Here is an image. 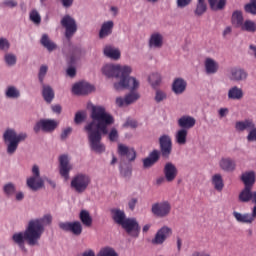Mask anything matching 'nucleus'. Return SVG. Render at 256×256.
<instances>
[{"label":"nucleus","mask_w":256,"mask_h":256,"mask_svg":"<svg viewBox=\"0 0 256 256\" xmlns=\"http://www.w3.org/2000/svg\"><path fill=\"white\" fill-rule=\"evenodd\" d=\"M90 117L92 121L84 127L90 149L95 153H105V144L101 142V139L103 135H108L109 129L107 128L115 123V119L101 106H92Z\"/></svg>","instance_id":"nucleus-1"},{"label":"nucleus","mask_w":256,"mask_h":256,"mask_svg":"<svg viewBox=\"0 0 256 256\" xmlns=\"http://www.w3.org/2000/svg\"><path fill=\"white\" fill-rule=\"evenodd\" d=\"M133 69L130 66L112 65L106 64L102 68V73L106 77H115L119 79V82L114 83V89L116 91H123V89H128V91H135L139 89V82L135 77H131V72Z\"/></svg>","instance_id":"nucleus-2"},{"label":"nucleus","mask_w":256,"mask_h":256,"mask_svg":"<svg viewBox=\"0 0 256 256\" xmlns=\"http://www.w3.org/2000/svg\"><path fill=\"white\" fill-rule=\"evenodd\" d=\"M53 217L51 214H46L41 219L30 220L26 228V237L31 245H37L41 235L45 232V225H51Z\"/></svg>","instance_id":"nucleus-3"},{"label":"nucleus","mask_w":256,"mask_h":256,"mask_svg":"<svg viewBox=\"0 0 256 256\" xmlns=\"http://www.w3.org/2000/svg\"><path fill=\"white\" fill-rule=\"evenodd\" d=\"M3 138L6 143L7 141L9 142L7 147V153L9 155H13V153H15L17 151V148L19 147V143L27 139V134L20 133L17 135V132H15V130L8 129L4 132Z\"/></svg>","instance_id":"nucleus-4"},{"label":"nucleus","mask_w":256,"mask_h":256,"mask_svg":"<svg viewBox=\"0 0 256 256\" xmlns=\"http://www.w3.org/2000/svg\"><path fill=\"white\" fill-rule=\"evenodd\" d=\"M89 185H91V177L83 173L75 175L70 183L71 189L79 194L85 193Z\"/></svg>","instance_id":"nucleus-5"},{"label":"nucleus","mask_w":256,"mask_h":256,"mask_svg":"<svg viewBox=\"0 0 256 256\" xmlns=\"http://www.w3.org/2000/svg\"><path fill=\"white\" fill-rule=\"evenodd\" d=\"M32 174L33 176L29 177L26 181L27 187H29L31 191H39V189H42L43 185H45V182L41 178L39 166L34 165L32 167Z\"/></svg>","instance_id":"nucleus-6"},{"label":"nucleus","mask_w":256,"mask_h":256,"mask_svg":"<svg viewBox=\"0 0 256 256\" xmlns=\"http://www.w3.org/2000/svg\"><path fill=\"white\" fill-rule=\"evenodd\" d=\"M171 203L169 201L157 202L152 205L151 211L155 217L163 219L171 215Z\"/></svg>","instance_id":"nucleus-7"},{"label":"nucleus","mask_w":256,"mask_h":256,"mask_svg":"<svg viewBox=\"0 0 256 256\" xmlns=\"http://www.w3.org/2000/svg\"><path fill=\"white\" fill-rule=\"evenodd\" d=\"M61 25L65 29L66 39L71 41L73 35L77 33V22L70 15H65L61 20Z\"/></svg>","instance_id":"nucleus-8"},{"label":"nucleus","mask_w":256,"mask_h":256,"mask_svg":"<svg viewBox=\"0 0 256 256\" xmlns=\"http://www.w3.org/2000/svg\"><path fill=\"white\" fill-rule=\"evenodd\" d=\"M173 235V229L168 226H163L156 232L154 238L151 239L152 245H163Z\"/></svg>","instance_id":"nucleus-9"},{"label":"nucleus","mask_w":256,"mask_h":256,"mask_svg":"<svg viewBox=\"0 0 256 256\" xmlns=\"http://www.w3.org/2000/svg\"><path fill=\"white\" fill-rule=\"evenodd\" d=\"M58 227L66 233H72V235H76V237H79V235L83 233V225H81V222L79 221L60 222Z\"/></svg>","instance_id":"nucleus-10"},{"label":"nucleus","mask_w":256,"mask_h":256,"mask_svg":"<svg viewBox=\"0 0 256 256\" xmlns=\"http://www.w3.org/2000/svg\"><path fill=\"white\" fill-rule=\"evenodd\" d=\"M121 227L128 233V235L139 237L141 227H139V223L135 218H126V221L121 224Z\"/></svg>","instance_id":"nucleus-11"},{"label":"nucleus","mask_w":256,"mask_h":256,"mask_svg":"<svg viewBox=\"0 0 256 256\" xmlns=\"http://www.w3.org/2000/svg\"><path fill=\"white\" fill-rule=\"evenodd\" d=\"M160 153L164 159H169L171 152L173 151V142L169 135H162L159 138Z\"/></svg>","instance_id":"nucleus-12"},{"label":"nucleus","mask_w":256,"mask_h":256,"mask_svg":"<svg viewBox=\"0 0 256 256\" xmlns=\"http://www.w3.org/2000/svg\"><path fill=\"white\" fill-rule=\"evenodd\" d=\"M54 129H57V121L42 119L38 121L34 126V131L39 133V131H44V133H51Z\"/></svg>","instance_id":"nucleus-13"},{"label":"nucleus","mask_w":256,"mask_h":256,"mask_svg":"<svg viewBox=\"0 0 256 256\" xmlns=\"http://www.w3.org/2000/svg\"><path fill=\"white\" fill-rule=\"evenodd\" d=\"M93 91H95V87L87 82H79L72 87L74 95H89Z\"/></svg>","instance_id":"nucleus-14"},{"label":"nucleus","mask_w":256,"mask_h":256,"mask_svg":"<svg viewBox=\"0 0 256 256\" xmlns=\"http://www.w3.org/2000/svg\"><path fill=\"white\" fill-rule=\"evenodd\" d=\"M164 177H166L167 183H173L175 179H177V175H179V170H177V166L172 162H167L164 165L163 169Z\"/></svg>","instance_id":"nucleus-15"},{"label":"nucleus","mask_w":256,"mask_h":256,"mask_svg":"<svg viewBox=\"0 0 256 256\" xmlns=\"http://www.w3.org/2000/svg\"><path fill=\"white\" fill-rule=\"evenodd\" d=\"M238 199L240 203H249L251 201L256 205V191H253L251 187H244L240 192Z\"/></svg>","instance_id":"nucleus-16"},{"label":"nucleus","mask_w":256,"mask_h":256,"mask_svg":"<svg viewBox=\"0 0 256 256\" xmlns=\"http://www.w3.org/2000/svg\"><path fill=\"white\" fill-rule=\"evenodd\" d=\"M118 155L126 157L128 161H135L137 159V152L134 148H129L125 144H118Z\"/></svg>","instance_id":"nucleus-17"},{"label":"nucleus","mask_w":256,"mask_h":256,"mask_svg":"<svg viewBox=\"0 0 256 256\" xmlns=\"http://www.w3.org/2000/svg\"><path fill=\"white\" fill-rule=\"evenodd\" d=\"M59 163L60 175L67 181V179H69V172L73 169L71 164H69V157L67 155H61L59 157Z\"/></svg>","instance_id":"nucleus-18"},{"label":"nucleus","mask_w":256,"mask_h":256,"mask_svg":"<svg viewBox=\"0 0 256 256\" xmlns=\"http://www.w3.org/2000/svg\"><path fill=\"white\" fill-rule=\"evenodd\" d=\"M248 75L245 69L234 67L230 70V81H245Z\"/></svg>","instance_id":"nucleus-19"},{"label":"nucleus","mask_w":256,"mask_h":256,"mask_svg":"<svg viewBox=\"0 0 256 256\" xmlns=\"http://www.w3.org/2000/svg\"><path fill=\"white\" fill-rule=\"evenodd\" d=\"M148 45L151 49H161L163 47V34L159 32L152 33Z\"/></svg>","instance_id":"nucleus-20"},{"label":"nucleus","mask_w":256,"mask_h":256,"mask_svg":"<svg viewBox=\"0 0 256 256\" xmlns=\"http://www.w3.org/2000/svg\"><path fill=\"white\" fill-rule=\"evenodd\" d=\"M26 235H27V230H25L24 233L22 232L15 233L12 236V241H14L16 245H19L20 249H25V241H27L28 245H31L32 247L37 245V244H31Z\"/></svg>","instance_id":"nucleus-21"},{"label":"nucleus","mask_w":256,"mask_h":256,"mask_svg":"<svg viewBox=\"0 0 256 256\" xmlns=\"http://www.w3.org/2000/svg\"><path fill=\"white\" fill-rule=\"evenodd\" d=\"M161 157V153L159 150H153L147 158L143 160V167L145 169H149V167H153L157 161H159Z\"/></svg>","instance_id":"nucleus-22"},{"label":"nucleus","mask_w":256,"mask_h":256,"mask_svg":"<svg viewBox=\"0 0 256 256\" xmlns=\"http://www.w3.org/2000/svg\"><path fill=\"white\" fill-rule=\"evenodd\" d=\"M204 67L207 75H215L219 71V63L212 58H206Z\"/></svg>","instance_id":"nucleus-23"},{"label":"nucleus","mask_w":256,"mask_h":256,"mask_svg":"<svg viewBox=\"0 0 256 256\" xmlns=\"http://www.w3.org/2000/svg\"><path fill=\"white\" fill-rule=\"evenodd\" d=\"M236 166L235 160L229 157L221 158L219 162V167L222 169V171H226L227 173L233 172Z\"/></svg>","instance_id":"nucleus-24"},{"label":"nucleus","mask_w":256,"mask_h":256,"mask_svg":"<svg viewBox=\"0 0 256 256\" xmlns=\"http://www.w3.org/2000/svg\"><path fill=\"white\" fill-rule=\"evenodd\" d=\"M195 123V118L191 116H182L178 120V126L181 127V129H185L186 131H188V129H193V127H195Z\"/></svg>","instance_id":"nucleus-25"},{"label":"nucleus","mask_w":256,"mask_h":256,"mask_svg":"<svg viewBox=\"0 0 256 256\" xmlns=\"http://www.w3.org/2000/svg\"><path fill=\"white\" fill-rule=\"evenodd\" d=\"M241 181L244 184V187H250L253 188V185H255L256 177L254 171L244 172L241 175Z\"/></svg>","instance_id":"nucleus-26"},{"label":"nucleus","mask_w":256,"mask_h":256,"mask_svg":"<svg viewBox=\"0 0 256 256\" xmlns=\"http://www.w3.org/2000/svg\"><path fill=\"white\" fill-rule=\"evenodd\" d=\"M232 215L238 223H244L246 225H251V223H253V216H251L250 213L243 214L241 212L234 211Z\"/></svg>","instance_id":"nucleus-27"},{"label":"nucleus","mask_w":256,"mask_h":256,"mask_svg":"<svg viewBox=\"0 0 256 256\" xmlns=\"http://www.w3.org/2000/svg\"><path fill=\"white\" fill-rule=\"evenodd\" d=\"M110 213L112 215L113 221L116 222L117 225H121L127 219V217L125 215V211H123L119 208L111 209Z\"/></svg>","instance_id":"nucleus-28"},{"label":"nucleus","mask_w":256,"mask_h":256,"mask_svg":"<svg viewBox=\"0 0 256 256\" xmlns=\"http://www.w3.org/2000/svg\"><path fill=\"white\" fill-rule=\"evenodd\" d=\"M187 89V82L183 78H176L172 84V90L176 95H181Z\"/></svg>","instance_id":"nucleus-29"},{"label":"nucleus","mask_w":256,"mask_h":256,"mask_svg":"<svg viewBox=\"0 0 256 256\" xmlns=\"http://www.w3.org/2000/svg\"><path fill=\"white\" fill-rule=\"evenodd\" d=\"M104 55L106 57H108L109 59H114V61L121 59V51H119V49H117L111 45L105 46Z\"/></svg>","instance_id":"nucleus-30"},{"label":"nucleus","mask_w":256,"mask_h":256,"mask_svg":"<svg viewBox=\"0 0 256 256\" xmlns=\"http://www.w3.org/2000/svg\"><path fill=\"white\" fill-rule=\"evenodd\" d=\"M236 131H246L255 129V122L251 119H246L244 121H238L235 124Z\"/></svg>","instance_id":"nucleus-31"},{"label":"nucleus","mask_w":256,"mask_h":256,"mask_svg":"<svg viewBox=\"0 0 256 256\" xmlns=\"http://www.w3.org/2000/svg\"><path fill=\"white\" fill-rule=\"evenodd\" d=\"M113 25V21H107L102 24L99 32L100 39H105V37H109L113 33Z\"/></svg>","instance_id":"nucleus-32"},{"label":"nucleus","mask_w":256,"mask_h":256,"mask_svg":"<svg viewBox=\"0 0 256 256\" xmlns=\"http://www.w3.org/2000/svg\"><path fill=\"white\" fill-rule=\"evenodd\" d=\"M42 96L46 103H51L55 99V91L51 86L42 84Z\"/></svg>","instance_id":"nucleus-33"},{"label":"nucleus","mask_w":256,"mask_h":256,"mask_svg":"<svg viewBox=\"0 0 256 256\" xmlns=\"http://www.w3.org/2000/svg\"><path fill=\"white\" fill-rule=\"evenodd\" d=\"M228 99H232L233 101H240L243 99V89L233 86L228 91Z\"/></svg>","instance_id":"nucleus-34"},{"label":"nucleus","mask_w":256,"mask_h":256,"mask_svg":"<svg viewBox=\"0 0 256 256\" xmlns=\"http://www.w3.org/2000/svg\"><path fill=\"white\" fill-rule=\"evenodd\" d=\"M40 43L50 53H51V51H55V49H57V44H55V42H53L51 39H49V35H47V34L42 35Z\"/></svg>","instance_id":"nucleus-35"},{"label":"nucleus","mask_w":256,"mask_h":256,"mask_svg":"<svg viewBox=\"0 0 256 256\" xmlns=\"http://www.w3.org/2000/svg\"><path fill=\"white\" fill-rule=\"evenodd\" d=\"M232 25H235L237 29H240V27L245 22V19L243 18V12L240 10H236L232 13Z\"/></svg>","instance_id":"nucleus-36"},{"label":"nucleus","mask_w":256,"mask_h":256,"mask_svg":"<svg viewBox=\"0 0 256 256\" xmlns=\"http://www.w3.org/2000/svg\"><path fill=\"white\" fill-rule=\"evenodd\" d=\"M212 11H223L227 5V0H208Z\"/></svg>","instance_id":"nucleus-37"},{"label":"nucleus","mask_w":256,"mask_h":256,"mask_svg":"<svg viewBox=\"0 0 256 256\" xmlns=\"http://www.w3.org/2000/svg\"><path fill=\"white\" fill-rule=\"evenodd\" d=\"M188 130L180 129L176 132L175 141L178 145H185L187 143Z\"/></svg>","instance_id":"nucleus-38"},{"label":"nucleus","mask_w":256,"mask_h":256,"mask_svg":"<svg viewBox=\"0 0 256 256\" xmlns=\"http://www.w3.org/2000/svg\"><path fill=\"white\" fill-rule=\"evenodd\" d=\"M240 29L246 33H256V23L253 20H245Z\"/></svg>","instance_id":"nucleus-39"},{"label":"nucleus","mask_w":256,"mask_h":256,"mask_svg":"<svg viewBox=\"0 0 256 256\" xmlns=\"http://www.w3.org/2000/svg\"><path fill=\"white\" fill-rule=\"evenodd\" d=\"M212 185L214 186V189L216 191H223V187H225V184L223 183V177L221 174H215L212 176Z\"/></svg>","instance_id":"nucleus-40"},{"label":"nucleus","mask_w":256,"mask_h":256,"mask_svg":"<svg viewBox=\"0 0 256 256\" xmlns=\"http://www.w3.org/2000/svg\"><path fill=\"white\" fill-rule=\"evenodd\" d=\"M80 221L85 227H91L93 225V218L87 210H82L80 212Z\"/></svg>","instance_id":"nucleus-41"},{"label":"nucleus","mask_w":256,"mask_h":256,"mask_svg":"<svg viewBox=\"0 0 256 256\" xmlns=\"http://www.w3.org/2000/svg\"><path fill=\"white\" fill-rule=\"evenodd\" d=\"M20 96H21V93L17 88H15V86H9L7 88L6 97H8V99H19Z\"/></svg>","instance_id":"nucleus-42"},{"label":"nucleus","mask_w":256,"mask_h":256,"mask_svg":"<svg viewBox=\"0 0 256 256\" xmlns=\"http://www.w3.org/2000/svg\"><path fill=\"white\" fill-rule=\"evenodd\" d=\"M97 256H118V254L113 247L106 246L100 249Z\"/></svg>","instance_id":"nucleus-43"},{"label":"nucleus","mask_w":256,"mask_h":256,"mask_svg":"<svg viewBox=\"0 0 256 256\" xmlns=\"http://www.w3.org/2000/svg\"><path fill=\"white\" fill-rule=\"evenodd\" d=\"M85 51L81 46H74L72 47V55H71V60L70 63H75L76 57H81Z\"/></svg>","instance_id":"nucleus-44"},{"label":"nucleus","mask_w":256,"mask_h":256,"mask_svg":"<svg viewBox=\"0 0 256 256\" xmlns=\"http://www.w3.org/2000/svg\"><path fill=\"white\" fill-rule=\"evenodd\" d=\"M139 93L131 92L125 96V105H131V103H135L139 99Z\"/></svg>","instance_id":"nucleus-45"},{"label":"nucleus","mask_w":256,"mask_h":256,"mask_svg":"<svg viewBox=\"0 0 256 256\" xmlns=\"http://www.w3.org/2000/svg\"><path fill=\"white\" fill-rule=\"evenodd\" d=\"M149 82L152 85V87H157L159 83H161V74L159 73H153L149 76Z\"/></svg>","instance_id":"nucleus-46"},{"label":"nucleus","mask_w":256,"mask_h":256,"mask_svg":"<svg viewBox=\"0 0 256 256\" xmlns=\"http://www.w3.org/2000/svg\"><path fill=\"white\" fill-rule=\"evenodd\" d=\"M194 13L197 17L205 15V13H207V4H196Z\"/></svg>","instance_id":"nucleus-47"},{"label":"nucleus","mask_w":256,"mask_h":256,"mask_svg":"<svg viewBox=\"0 0 256 256\" xmlns=\"http://www.w3.org/2000/svg\"><path fill=\"white\" fill-rule=\"evenodd\" d=\"M246 13H251V15H256V0H251L250 3L244 6Z\"/></svg>","instance_id":"nucleus-48"},{"label":"nucleus","mask_w":256,"mask_h":256,"mask_svg":"<svg viewBox=\"0 0 256 256\" xmlns=\"http://www.w3.org/2000/svg\"><path fill=\"white\" fill-rule=\"evenodd\" d=\"M86 117L87 114L84 111H78L75 114L74 123H76V125H79L80 123H83V121H85Z\"/></svg>","instance_id":"nucleus-49"},{"label":"nucleus","mask_w":256,"mask_h":256,"mask_svg":"<svg viewBox=\"0 0 256 256\" xmlns=\"http://www.w3.org/2000/svg\"><path fill=\"white\" fill-rule=\"evenodd\" d=\"M48 69L49 68L47 66H45V65H42L40 67L39 74H38V79H39L41 85H43V81L45 79V76L47 75Z\"/></svg>","instance_id":"nucleus-50"},{"label":"nucleus","mask_w":256,"mask_h":256,"mask_svg":"<svg viewBox=\"0 0 256 256\" xmlns=\"http://www.w3.org/2000/svg\"><path fill=\"white\" fill-rule=\"evenodd\" d=\"M30 19L36 25H39V23H41V16L39 15V12H37V10H33L30 13Z\"/></svg>","instance_id":"nucleus-51"},{"label":"nucleus","mask_w":256,"mask_h":256,"mask_svg":"<svg viewBox=\"0 0 256 256\" xmlns=\"http://www.w3.org/2000/svg\"><path fill=\"white\" fill-rule=\"evenodd\" d=\"M5 61L11 67L17 63V57L14 54H6Z\"/></svg>","instance_id":"nucleus-52"},{"label":"nucleus","mask_w":256,"mask_h":256,"mask_svg":"<svg viewBox=\"0 0 256 256\" xmlns=\"http://www.w3.org/2000/svg\"><path fill=\"white\" fill-rule=\"evenodd\" d=\"M10 47H11V44L9 43V40H7L6 38H0L1 51H9Z\"/></svg>","instance_id":"nucleus-53"},{"label":"nucleus","mask_w":256,"mask_h":256,"mask_svg":"<svg viewBox=\"0 0 256 256\" xmlns=\"http://www.w3.org/2000/svg\"><path fill=\"white\" fill-rule=\"evenodd\" d=\"M164 99H167V94L161 90H157L155 96L156 103H161V101H164Z\"/></svg>","instance_id":"nucleus-54"},{"label":"nucleus","mask_w":256,"mask_h":256,"mask_svg":"<svg viewBox=\"0 0 256 256\" xmlns=\"http://www.w3.org/2000/svg\"><path fill=\"white\" fill-rule=\"evenodd\" d=\"M108 139L112 142H115L117 141V139H119V132L117 131V129H111L110 133L108 134Z\"/></svg>","instance_id":"nucleus-55"},{"label":"nucleus","mask_w":256,"mask_h":256,"mask_svg":"<svg viewBox=\"0 0 256 256\" xmlns=\"http://www.w3.org/2000/svg\"><path fill=\"white\" fill-rule=\"evenodd\" d=\"M4 193H6V195H13V193H15V185H13V183H8L4 186Z\"/></svg>","instance_id":"nucleus-56"},{"label":"nucleus","mask_w":256,"mask_h":256,"mask_svg":"<svg viewBox=\"0 0 256 256\" xmlns=\"http://www.w3.org/2000/svg\"><path fill=\"white\" fill-rule=\"evenodd\" d=\"M193 0H177L176 4L179 9H184V7H187L191 5Z\"/></svg>","instance_id":"nucleus-57"},{"label":"nucleus","mask_w":256,"mask_h":256,"mask_svg":"<svg viewBox=\"0 0 256 256\" xmlns=\"http://www.w3.org/2000/svg\"><path fill=\"white\" fill-rule=\"evenodd\" d=\"M72 132H73V128H71V127L64 129L60 136L61 140L65 141V139H67L69 137V135H71Z\"/></svg>","instance_id":"nucleus-58"},{"label":"nucleus","mask_w":256,"mask_h":256,"mask_svg":"<svg viewBox=\"0 0 256 256\" xmlns=\"http://www.w3.org/2000/svg\"><path fill=\"white\" fill-rule=\"evenodd\" d=\"M247 141H249V142L256 141V128L255 127L249 131L248 136H247Z\"/></svg>","instance_id":"nucleus-59"},{"label":"nucleus","mask_w":256,"mask_h":256,"mask_svg":"<svg viewBox=\"0 0 256 256\" xmlns=\"http://www.w3.org/2000/svg\"><path fill=\"white\" fill-rule=\"evenodd\" d=\"M4 7H10V9H13V7H17V1L15 0H6L3 2Z\"/></svg>","instance_id":"nucleus-60"},{"label":"nucleus","mask_w":256,"mask_h":256,"mask_svg":"<svg viewBox=\"0 0 256 256\" xmlns=\"http://www.w3.org/2000/svg\"><path fill=\"white\" fill-rule=\"evenodd\" d=\"M124 127H131V129H137V121L135 120H127L124 124Z\"/></svg>","instance_id":"nucleus-61"},{"label":"nucleus","mask_w":256,"mask_h":256,"mask_svg":"<svg viewBox=\"0 0 256 256\" xmlns=\"http://www.w3.org/2000/svg\"><path fill=\"white\" fill-rule=\"evenodd\" d=\"M137 203H138L137 198L130 199L129 202H128L129 209L131 211H134L135 210V206L137 205Z\"/></svg>","instance_id":"nucleus-62"},{"label":"nucleus","mask_w":256,"mask_h":256,"mask_svg":"<svg viewBox=\"0 0 256 256\" xmlns=\"http://www.w3.org/2000/svg\"><path fill=\"white\" fill-rule=\"evenodd\" d=\"M66 73L68 75V77H75L77 75V70L74 68V67H69L67 70H66Z\"/></svg>","instance_id":"nucleus-63"},{"label":"nucleus","mask_w":256,"mask_h":256,"mask_svg":"<svg viewBox=\"0 0 256 256\" xmlns=\"http://www.w3.org/2000/svg\"><path fill=\"white\" fill-rule=\"evenodd\" d=\"M82 256H95V251L88 249L82 253Z\"/></svg>","instance_id":"nucleus-64"}]
</instances>
